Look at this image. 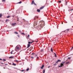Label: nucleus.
I'll return each mask as SVG.
<instances>
[{"label":"nucleus","mask_w":73,"mask_h":73,"mask_svg":"<svg viewBox=\"0 0 73 73\" xmlns=\"http://www.w3.org/2000/svg\"><path fill=\"white\" fill-rule=\"evenodd\" d=\"M5 65H7V64H5Z\"/></svg>","instance_id":"56"},{"label":"nucleus","mask_w":73,"mask_h":73,"mask_svg":"<svg viewBox=\"0 0 73 73\" xmlns=\"http://www.w3.org/2000/svg\"><path fill=\"white\" fill-rule=\"evenodd\" d=\"M68 59H70V57H68Z\"/></svg>","instance_id":"41"},{"label":"nucleus","mask_w":73,"mask_h":73,"mask_svg":"<svg viewBox=\"0 0 73 73\" xmlns=\"http://www.w3.org/2000/svg\"><path fill=\"white\" fill-rule=\"evenodd\" d=\"M68 11H69V12H70V9H69L68 10Z\"/></svg>","instance_id":"52"},{"label":"nucleus","mask_w":73,"mask_h":73,"mask_svg":"<svg viewBox=\"0 0 73 73\" xmlns=\"http://www.w3.org/2000/svg\"><path fill=\"white\" fill-rule=\"evenodd\" d=\"M33 42H34V41H33L32 42H31V44H32V43H33Z\"/></svg>","instance_id":"45"},{"label":"nucleus","mask_w":73,"mask_h":73,"mask_svg":"<svg viewBox=\"0 0 73 73\" xmlns=\"http://www.w3.org/2000/svg\"><path fill=\"white\" fill-rule=\"evenodd\" d=\"M14 33H15V34H16V35H18V33H17V32H15Z\"/></svg>","instance_id":"12"},{"label":"nucleus","mask_w":73,"mask_h":73,"mask_svg":"<svg viewBox=\"0 0 73 73\" xmlns=\"http://www.w3.org/2000/svg\"><path fill=\"white\" fill-rule=\"evenodd\" d=\"M69 29H67V31H69Z\"/></svg>","instance_id":"61"},{"label":"nucleus","mask_w":73,"mask_h":73,"mask_svg":"<svg viewBox=\"0 0 73 73\" xmlns=\"http://www.w3.org/2000/svg\"><path fill=\"white\" fill-rule=\"evenodd\" d=\"M70 62H66V64H69V63H70Z\"/></svg>","instance_id":"27"},{"label":"nucleus","mask_w":73,"mask_h":73,"mask_svg":"<svg viewBox=\"0 0 73 73\" xmlns=\"http://www.w3.org/2000/svg\"><path fill=\"white\" fill-rule=\"evenodd\" d=\"M9 21V20L8 19H7L5 21V22H7V21Z\"/></svg>","instance_id":"13"},{"label":"nucleus","mask_w":73,"mask_h":73,"mask_svg":"<svg viewBox=\"0 0 73 73\" xmlns=\"http://www.w3.org/2000/svg\"><path fill=\"white\" fill-rule=\"evenodd\" d=\"M0 60H2V59L1 58H0Z\"/></svg>","instance_id":"57"},{"label":"nucleus","mask_w":73,"mask_h":73,"mask_svg":"<svg viewBox=\"0 0 73 73\" xmlns=\"http://www.w3.org/2000/svg\"><path fill=\"white\" fill-rule=\"evenodd\" d=\"M64 63H65V62H63V63H62V64H64Z\"/></svg>","instance_id":"53"},{"label":"nucleus","mask_w":73,"mask_h":73,"mask_svg":"<svg viewBox=\"0 0 73 73\" xmlns=\"http://www.w3.org/2000/svg\"><path fill=\"white\" fill-rule=\"evenodd\" d=\"M45 22L44 21H41L39 22L38 25L37 27L38 30H41V28L45 26Z\"/></svg>","instance_id":"1"},{"label":"nucleus","mask_w":73,"mask_h":73,"mask_svg":"<svg viewBox=\"0 0 73 73\" xmlns=\"http://www.w3.org/2000/svg\"><path fill=\"white\" fill-rule=\"evenodd\" d=\"M2 16H3V15L1 14H0V18H1L2 17Z\"/></svg>","instance_id":"16"},{"label":"nucleus","mask_w":73,"mask_h":73,"mask_svg":"<svg viewBox=\"0 0 73 73\" xmlns=\"http://www.w3.org/2000/svg\"><path fill=\"white\" fill-rule=\"evenodd\" d=\"M0 66H3V65H0Z\"/></svg>","instance_id":"54"},{"label":"nucleus","mask_w":73,"mask_h":73,"mask_svg":"<svg viewBox=\"0 0 73 73\" xmlns=\"http://www.w3.org/2000/svg\"><path fill=\"white\" fill-rule=\"evenodd\" d=\"M30 65V66H31V67H32V64H31Z\"/></svg>","instance_id":"32"},{"label":"nucleus","mask_w":73,"mask_h":73,"mask_svg":"<svg viewBox=\"0 0 73 73\" xmlns=\"http://www.w3.org/2000/svg\"><path fill=\"white\" fill-rule=\"evenodd\" d=\"M45 69H44L43 70V73H45Z\"/></svg>","instance_id":"33"},{"label":"nucleus","mask_w":73,"mask_h":73,"mask_svg":"<svg viewBox=\"0 0 73 73\" xmlns=\"http://www.w3.org/2000/svg\"><path fill=\"white\" fill-rule=\"evenodd\" d=\"M73 11V9H72L70 10V11Z\"/></svg>","instance_id":"51"},{"label":"nucleus","mask_w":73,"mask_h":73,"mask_svg":"<svg viewBox=\"0 0 73 73\" xmlns=\"http://www.w3.org/2000/svg\"><path fill=\"white\" fill-rule=\"evenodd\" d=\"M17 36H18V37L20 38V36H19V35H17Z\"/></svg>","instance_id":"49"},{"label":"nucleus","mask_w":73,"mask_h":73,"mask_svg":"<svg viewBox=\"0 0 73 73\" xmlns=\"http://www.w3.org/2000/svg\"><path fill=\"white\" fill-rule=\"evenodd\" d=\"M54 54L55 55V54H56V53H54Z\"/></svg>","instance_id":"60"},{"label":"nucleus","mask_w":73,"mask_h":73,"mask_svg":"<svg viewBox=\"0 0 73 73\" xmlns=\"http://www.w3.org/2000/svg\"><path fill=\"white\" fill-rule=\"evenodd\" d=\"M31 58H32V59H33V58H34V57L33 56H31Z\"/></svg>","instance_id":"29"},{"label":"nucleus","mask_w":73,"mask_h":73,"mask_svg":"<svg viewBox=\"0 0 73 73\" xmlns=\"http://www.w3.org/2000/svg\"><path fill=\"white\" fill-rule=\"evenodd\" d=\"M17 21H19V18H18L17 19Z\"/></svg>","instance_id":"59"},{"label":"nucleus","mask_w":73,"mask_h":73,"mask_svg":"<svg viewBox=\"0 0 73 73\" xmlns=\"http://www.w3.org/2000/svg\"><path fill=\"white\" fill-rule=\"evenodd\" d=\"M39 58V57H37V58Z\"/></svg>","instance_id":"58"},{"label":"nucleus","mask_w":73,"mask_h":73,"mask_svg":"<svg viewBox=\"0 0 73 73\" xmlns=\"http://www.w3.org/2000/svg\"><path fill=\"white\" fill-rule=\"evenodd\" d=\"M65 2H67L66 1V0H65Z\"/></svg>","instance_id":"63"},{"label":"nucleus","mask_w":73,"mask_h":73,"mask_svg":"<svg viewBox=\"0 0 73 73\" xmlns=\"http://www.w3.org/2000/svg\"><path fill=\"white\" fill-rule=\"evenodd\" d=\"M21 35H25V34L24 33H21Z\"/></svg>","instance_id":"28"},{"label":"nucleus","mask_w":73,"mask_h":73,"mask_svg":"<svg viewBox=\"0 0 73 73\" xmlns=\"http://www.w3.org/2000/svg\"><path fill=\"white\" fill-rule=\"evenodd\" d=\"M22 3V1H20L18 3V4H21Z\"/></svg>","instance_id":"19"},{"label":"nucleus","mask_w":73,"mask_h":73,"mask_svg":"<svg viewBox=\"0 0 73 73\" xmlns=\"http://www.w3.org/2000/svg\"><path fill=\"white\" fill-rule=\"evenodd\" d=\"M37 18L38 19V17L36 16H35L34 18V20H36V19H37Z\"/></svg>","instance_id":"4"},{"label":"nucleus","mask_w":73,"mask_h":73,"mask_svg":"<svg viewBox=\"0 0 73 73\" xmlns=\"http://www.w3.org/2000/svg\"><path fill=\"white\" fill-rule=\"evenodd\" d=\"M35 54V53H32L31 54H32V55H33Z\"/></svg>","instance_id":"36"},{"label":"nucleus","mask_w":73,"mask_h":73,"mask_svg":"<svg viewBox=\"0 0 73 73\" xmlns=\"http://www.w3.org/2000/svg\"><path fill=\"white\" fill-rule=\"evenodd\" d=\"M2 2H3V1H5V0H2Z\"/></svg>","instance_id":"48"},{"label":"nucleus","mask_w":73,"mask_h":73,"mask_svg":"<svg viewBox=\"0 0 73 73\" xmlns=\"http://www.w3.org/2000/svg\"><path fill=\"white\" fill-rule=\"evenodd\" d=\"M30 44H27V48H29L30 46Z\"/></svg>","instance_id":"7"},{"label":"nucleus","mask_w":73,"mask_h":73,"mask_svg":"<svg viewBox=\"0 0 73 73\" xmlns=\"http://www.w3.org/2000/svg\"><path fill=\"white\" fill-rule=\"evenodd\" d=\"M58 67V68L62 67V66H61L60 65V66H59Z\"/></svg>","instance_id":"24"},{"label":"nucleus","mask_w":73,"mask_h":73,"mask_svg":"<svg viewBox=\"0 0 73 73\" xmlns=\"http://www.w3.org/2000/svg\"><path fill=\"white\" fill-rule=\"evenodd\" d=\"M13 65H14V66H16V64L13 63Z\"/></svg>","instance_id":"17"},{"label":"nucleus","mask_w":73,"mask_h":73,"mask_svg":"<svg viewBox=\"0 0 73 73\" xmlns=\"http://www.w3.org/2000/svg\"><path fill=\"white\" fill-rule=\"evenodd\" d=\"M30 36V35H29L27 36V37H29Z\"/></svg>","instance_id":"37"},{"label":"nucleus","mask_w":73,"mask_h":73,"mask_svg":"<svg viewBox=\"0 0 73 73\" xmlns=\"http://www.w3.org/2000/svg\"><path fill=\"white\" fill-rule=\"evenodd\" d=\"M50 66H48V68H50Z\"/></svg>","instance_id":"55"},{"label":"nucleus","mask_w":73,"mask_h":73,"mask_svg":"<svg viewBox=\"0 0 73 73\" xmlns=\"http://www.w3.org/2000/svg\"><path fill=\"white\" fill-rule=\"evenodd\" d=\"M59 3H61V1H59Z\"/></svg>","instance_id":"34"},{"label":"nucleus","mask_w":73,"mask_h":73,"mask_svg":"<svg viewBox=\"0 0 73 73\" xmlns=\"http://www.w3.org/2000/svg\"><path fill=\"white\" fill-rule=\"evenodd\" d=\"M44 8V6H42L40 8V9H43Z\"/></svg>","instance_id":"9"},{"label":"nucleus","mask_w":73,"mask_h":73,"mask_svg":"<svg viewBox=\"0 0 73 73\" xmlns=\"http://www.w3.org/2000/svg\"><path fill=\"white\" fill-rule=\"evenodd\" d=\"M34 5H36V3H34Z\"/></svg>","instance_id":"47"},{"label":"nucleus","mask_w":73,"mask_h":73,"mask_svg":"<svg viewBox=\"0 0 73 73\" xmlns=\"http://www.w3.org/2000/svg\"><path fill=\"white\" fill-rule=\"evenodd\" d=\"M14 61H15V62H18V60H14Z\"/></svg>","instance_id":"38"},{"label":"nucleus","mask_w":73,"mask_h":73,"mask_svg":"<svg viewBox=\"0 0 73 73\" xmlns=\"http://www.w3.org/2000/svg\"><path fill=\"white\" fill-rule=\"evenodd\" d=\"M36 42H38V41H36Z\"/></svg>","instance_id":"62"},{"label":"nucleus","mask_w":73,"mask_h":73,"mask_svg":"<svg viewBox=\"0 0 73 73\" xmlns=\"http://www.w3.org/2000/svg\"><path fill=\"white\" fill-rule=\"evenodd\" d=\"M4 69H5V67L3 68Z\"/></svg>","instance_id":"64"},{"label":"nucleus","mask_w":73,"mask_h":73,"mask_svg":"<svg viewBox=\"0 0 73 73\" xmlns=\"http://www.w3.org/2000/svg\"><path fill=\"white\" fill-rule=\"evenodd\" d=\"M54 66H55L56 65H57V64L56 63H55L54 64Z\"/></svg>","instance_id":"35"},{"label":"nucleus","mask_w":73,"mask_h":73,"mask_svg":"<svg viewBox=\"0 0 73 73\" xmlns=\"http://www.w3.org/2000/svg\"><path fill=\"white\" fill-rule=\"evenodd\" d=\"M44 65H42V66L41 67V68L42 69H43V68H44Z\"/></svg>","instance_id":"10"},{"label":"nucleus","mask_w":73,"mask_h":73,"mask_svg":"<svg viewBox=\"0 0 73 73\" xmlns=\"http://www.w3.org/2000/svg\"><path fill=\"white\" fill-rule=\"evenodd\" d=\"M31 42H28V44H30V45H31Z\"/></svg>","instance_id":"26"},{"label":"nucleus","mask_w":73,"mask_h":73,"mask_svg":"<svg viewBox=\"0 0 73 73\" xmlns=\"http://www.w3.org/2000/svg\"><path fill=\"white\" fill-rule=\"evenodd\" d=\"M24 70H21V72H23V71H24Z\"/></svg>","instance_id":"44"},{"label":"nucleus","mask_w":73,"mask_h":73,"mask_svg":"<svg viewBox=\"0 0 73 73\" xmlns=\"http://www.w3.org/2000/svg\"><path fill=\"white\" fill-rule=\"evenodd\" d=\"M3 61H6L5 59H3Z\"/></svg>","instance_id":"30"},{"label":"nucleus","mask_w":73,"mask_h":73,"mask_svg":"<svg viewBox=\"0 0 73 73\" xmlns=\"http://www.w3.org/2000/svg\"><path fill=\"white\" fill-rule=\"evenodd\" d=\"M16 23H12L11 25L13 27H14V26H15V25H16Z\"/></svg>","instance_id":"5"},{"label":"nucleus","mask_w":73,"mask_h":73,"mask_svg":"<svg viewBox=\"0 0 73 73\" xmlns=\"http://www.w3.org/2000/svg\"><path fill=\"white\" fill-rule=\"evenodd\" d=\"M73 49V46H72V48H71L70 50H72V49Z\"/></svg>","instance_id":"31"},{"label":"nucleus","mask_w":73,"mask_h":73,"mask_svg":"<svg viewBox=\"0 0 73 73\" xmlns=\"http://www.w3.org/2000/svg\"><path fill=\"white\" fill-rule=\"evenodd\" d=\"M19 49H20V47H19L18 46H16L15 48V50L17 52V50H19Z\"/></svg>","instance_id":"2"},{"label":"nucleus","mask_w":73,"mask_h":73,"mask_svg":"<svg viewBox=\"0 0 73 73\" xmlns=\"http://www.w3.org/2000/svg\"><path fill=\"white\" fill-rule=\"evenodd\" d=\"M10 17V16H9L7 17V18H9Z\"/></svg>","instance_id":"39"},{"label":"nucleus","mask_w":73,"mask_h":73,"mask_svg":"<svg viewBox=\"0 0 73 73\" xmlns=\"http://www.w3.org/2000/svg\"><path fill=\"white\" fill-rule=\"evenodd\" d=\"M37 24V21H35L34 22V26H36V25Z\"/></svg>","instance_id":"3"},{"label":"nucleus","mask_w":73,"mask_h":73,"mask_svg":"<svg viewBox=\"0 0 73 73\" xmlns=\"http://www.w3.org/2000/svg\"><path fill=\"white\" fill-rule=\"evenodd\" d=\"M54 57H57V56H56V54L55 55Z\"/></svg>","instance_id":"40"},{"label":"nucleus","mask_w":73,"mask_h":73,"mask_svg":"<svg viewBox=\"0 0 73 73\" xmlns=\"http://www.w3.org/2000/svg\"><path fill=\"white\" fill-rule=\"evenodd\" d=\"M23 21L24 22H25V21H25V20H24V19H23Z\"/></svg>","instance_id":"43"},{"label":"nucleus","mask_w":73,"mask_h":73,"mask_svg":"<svg viewBox=\"0 0 73 73\" xmlns=\"http://www.w3.org/2000/svg\"><path fill=\"white\" fill-rule=\"evenodd\" d=\"M34 1H33L31 3V4H32L33 5L34 4Z\"/></svg>","instance_id":"14"},{"label":"nucleus","mask_w":73,"mask_h":73,"mask_svg":"<svg viewBox=\"0 0 73 73\" xmlns=\"http://www.w3.org/2000/svg\"><path fill=\"white\" fill-rule=\"evenodd\" d=\"M29 68H28L26 69V71H27V72H28V70H29Z\"/></svg>","instance_id":"23"},{"label":"nucleus","mask_w":73,"mask_h":73,"mask_svg":"<svg viewBox=\"0 0 73 73\" xmlns=\"http://www.w3.org/2000/svg\"><path fill=\"white\" fill-rule=\"evenodd\" d=\"M19 32H20V33H21V31H19Z\"/></svg>","instance_id":"50"},{"label":"nucleus","mask_w":73,"mask_h":73,"mask_svg":"<svg viewBox=\"0 0 73 73\" xmlns=\"http://www.w3.org/2000/svg\"><path fill=\"white\" fill-rule=\"evenodd\" d=\"M66 4H65V5H67V4H68V1L66 2Z\"/></svg>","instance_id":"25"},{"label":"nucleus","mask_w":73,"mask_h":73,"mask_svg":"<svg viewBox=\"0 0 73 73\" xmlns=\"http://www.w3.org/2000/svg\"><path fill=\"white\" fill-rule=\"evenodd\" d=\"M50 50H51V52H53V48H51Z\"/></svg>","instance_id":"15"},{"label":"nucleus","mask_w":73,"mask_h":73,"mask_svg":"<svg viewBox=\"0 0 73 73\" xmlns=\"http://www.w3.org/2000/svg\"><path fill=\"white\" fill-rule=\"evenodd\" d=\"M1 64H5V63H4H4H3L2 62H1Z\"/></svg>","instance_id":"46"},{"label":"nucleus","mask_w":73,"mask_h":73,"mask_svg":"<svg viewBox=\"0 0 73 73\" xmlns=\"http://www.w3.org/2000/svg\"><path fill=\"white\" fill-rule=\"evenodd\" d=\"M32 49H33V47H31L29 48V50H30V51L31 50H32Z\"/></svg>","instance_id":"6"},{"label":"nucleus","mask_w":73,"mask_h":73,"mask_svg":"<svg viewBox=\"0 0 73 73\" xmlns=\"http://www.w3.org/2000/svg\"><path fill=\"white\" fill-rule=\"evenodd\" d=\"M58 62H61V60H58L56 62V63H58Z\"/></svg>","instance_id":"8"},{"label":"nucleus","mask_w":73,"mask_h":73,"mask_svg":"<svg viewBox=\"0 0 73 73\" xmlns=\"http://www.w3.org/2000/svg\"><path fill=\"white\" fill-rule=\"evenodd\" d=\"M37 11L38 12H40V10L39 9H37Z\"/></svg>","instance_id":"11"},{"label":"nucleus","mask_w":73,"mask_h":73,"mask_svg":"<svg viewBox=\"0 0 73 73\" xmlns=\"http://www.w3.org/2000/svg\"><path fill=\"white\" fill-rule=\"evenodd\" d=\"M41 52H43L44 51V49H41L40 50Z\"/></svg>","instance_id":"22"},{"label":"nucleus","mask_w":73,"mask_h":73,"mask_svg":"<svg viewBox=\"0 0 73 73\" xmlns=\"http://www.w3.org/2000/svg\"><path fill=\"white\" fill-rule=\"evenodd\" d=\"M13 52V50L12 51H11V52H10V53L11 54H13V53H12V52Z\"/></svg>","instance_id":"21"},{"label":"nucleus","mask_w":73,"mask_h":73,"mask_svg":"<svg viewBox=\"0 0 73 73\" xmlns=\"http://www.w3.org/2000/svg\"><path fill=\"white\" fill-rule=\"evenodd\" d=\"M37 54H35V57H37Z\"/></svg>","instance_id":"42"},{"label":"nucleus","mask_w":73,"mask_h":73,"mask_svg":"<svg viewBox=\"0 0 73 73\" xmlns=\"http://www.w3.org/2000/svg\"><path fill=\"white\" fill-rule=\"evenodd\" d=\"M9 58H13V57L12 56H10L9 57Z\"/></svg>","instance_id":"20"},{"label":"nucleus","mask_w":73,"mask_h":73,"mask_svg":"<svg viewBox=\"0 0 73 73\" xmlns=\"http://www.w3.org/2000/svg\"><path fill=\"white\" fill-rule=\"evenodd\" d=\"M60 65L61 66H64V64H63V63H61L60 64Z\"/></svg>","instance_id":"18"}]
</instances>
